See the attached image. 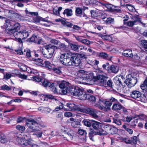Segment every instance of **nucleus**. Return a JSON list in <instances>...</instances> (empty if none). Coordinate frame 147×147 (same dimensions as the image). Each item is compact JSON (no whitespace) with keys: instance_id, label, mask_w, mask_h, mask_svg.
<instances>
[{"instance_id":"13d9d810","label":"nucleus","mask_w":147,"mask_h":147,"mask_svg":"<svg viewBox=\"0 0 147 147\" xmlns=\"http://www.w3.org/2000/svg\"><path fill=\"white\" fill-rule=\"evenodd\" d=\"M108 128H109V130L111 131V134H115L117 131L116 129L114 127H108Z\"/></svg>"},{"instance_id":"423d86ee","label":"nucleus","mask_w":147,"mask_h":147,"mask_svg":"<svg viewBox=\"0 0 147 147\" xmlns=\"http://www.w3.org/2000/svg\"><path fill=\"white\" fill-rule=\"evenodd\" d=\"M82 112L88 114L94 118L97 119L98 118V116L97 114L98 112L95 109L88 107L83 108Z\"/></svg>"},{"instance_id":"c03bdc74","label":"nucleus","mask_w":147,"mask_h":147,"mask_svg":"<svg viewBox=\"0 0 147 147\" xmlns=\"http://www.w3.org/2000/svg\"><path fill=\"white\" fill-rule=\"evenodd\" d=\"M113 122L118 125H120L121 124V121L119 119L113 118Z\"/></svg>"},{"instance_id":"9d476101","label":"nucleus","mask_w":147,"mask_h":147,"mask_svg":"<svg viewBox=\"0 0 147 147\" xmlns=\"http://www.w3.org/2000/svg\"><path fill=\"white\" fill-rule=\"evenodd\" d=\"M67 106L69 108L68 109L69 111H74L77 110L82 112L83 108L78 107L73 103H67Z\"/></svg>"},{"instance_id":"7c9ffc66","label":"nucleus","mask_w":147,"mask_h":147,"mask_svg":"<svg viewBox=\"0 0 147 147\" xmlns=\"http://www.w3.org/2000/svg\"><path fill=\"white\" fill-rule=\"evenodd\" d=\"M6 140L5 136L2 133H0V142L2 143H5Z\"/></svg>"},{"instance_id":"5701e85b","label":"nucleus","mask_w":147,"mask_h":147,"mask_svg":"<svg viewBox=\"0 0 147 147\" xmlns=\"http://www.w3.org/2000/svg\"><path fill=\"white\" fill-rule=\"evenodd\" d=\"M71 88H70L69 86L65 87L62 89L61 90L62 93L64 94H65L67 93L69 94L70 93L71 94L70 90Z\"/></svg>"},{"instance_id":"1a4fd4ad","label":"nucleus","mask_w":147,"mask_h":147,"mask_svg":"<svg viewBox=\"0 0 147 147\" xmlns=\"http://www.w3.org/2000/svg\"><path fill=\"white\" fill-rule=\"evenodd\" d=\"M90 132L89 133V136L90 139L93 141V137L95 135L97 134H98L100 135H106L107 134V132L106 131H101L99 130V131H97V132L94 131V130L91 128H90Z\"/></svg>"},{"instance_id":"dca6fc26","label":"nucleus","mask_w":147,"mask_h":147,"mask_svg":"<svg viewBox=\"0 0 147 147\" xmlns=\"http://www.w3.org/2000/svg\"><path fill=\"white\" fill-rule=\"evenodd\" d=\"M133 19L134 21H129L127 23V24L128 26L132 27L136 24V22L140 21V18L137 16L134 17Z\"/></svg>"},{"instance_id":"603ef678","label":"nucleus","mask_w":147,"mask_h":147,"mask_svg":"<svg viewBox=\"0 0 147 147\" xmlns=\"http://www.w3.org/2000/svg\"><path fill=\"white\" fill-rule=\"evenodd\" d=\"M10 13H11V17H13L14 18H16L18 16V14L17 13H16L15 12L12 11L10 10Z\"/></svg>"},{"instance_id":"9b49d317","label":"nucleus","mask_w":147,"mask_h":147,"mask_svg":"<svg viewBox=\"0 0 147 147\" xmlns=\"http://www.w3.org/2000/svg\"><path fill=\"white\" fill-rule=\"evenodd\" d=\"M131 97L138 100H140L141 98V93L138 91L134 90L131 92Z\"/></svg>"},{"instance_id":"3c124183","label":"nucleus","mask_w":147,"mask_h":147,"mask_svg":"<svg viewBox=\"0 0 147 147\" xmlns=\"http://www.w3.org/2000/svg\"><path fill=\"white\" fill-rule=\"evenodd\" d=\"M110 66H109V64L108 63H106L105 64H103L102 66V67L103 69L108 71L109 67Z\"/></svg>"},{"instance_id":"0e129e2a","label":"nucleus","mask_w":147,"mask_h":147,"mask_svg":"<svg viewBox=\"0 0 147 147\" xmlns=\"http://www.w3.org/2000/svg\"><path fill=\"white\" fill-rule=\"evenodd\" d=\"M83 37V36H75V38L78 41L82 42L83 40L82 38Z\"/></svg>"},{"instance_id":"a19ab883","label":"nucleus","mask_w":147,"mask_h":147,"mask_svg":"<svg viewBox=\"0 0 147 147\" xmlns=\"http://www.w3.org/2000/svg\"><path fill=\"white\" fill-rule=\"evenodd\" d=\"M131 143V144L133 145H135L136 144L137 141V137L136 136H134L133 138H131V139L130 140Z\"/></svg>"},{"instance_id":"f704fd0d","label":"nucleus","mask_w":147,"mask_h":147,"mask_svg":"<svg viewBox=\"0 0 147 147\" xmlns=\"http://www.w3.org/2000/svg\"><path fill=\"white\" fill-rule=\"evenodd\" d=\"M141 89L144 90L147 89V79H146L144 81L143 84L140 86Z\"/></svg>"},{"instance_id":"774afa93","label":"nucleus","mask_w":147,"mask_h":147,"mask_svg":"<svg viewBox=\"0 0 147 147\" xmlns=\"http://www.w3.org/2000/svg\"><path fill=\"white\" fill-rule=\"evenodd\" d=\"M1 88L3 90H9V87L7 85H4L2 86L1 87Z\"/></svg>"},{"instance_id":"de8ad7c7","label":"nucleus","mask_w":147,"mask_h":147,"mask_svg":"<svg viewBox=\"0 0 147 147\" xmlns=\"http://www.w3.org/2000/svg\"><path fill=\"white\" fill-rule=\"evenodd\" d=\"M45 97L46 98H47L49 99H55L56 100H57L55 98V96H53L51 94H46L45 95Z\"/></svg>"},{"instance_id":"6e6d98bb","label":"nucleus","mask_w":147,"mask_h":147,"mask_svg":"<svg viewBox=\"0 0 147 147\" xmlns=\"http://www.w3.org/2000/svg\"><path fill=\"white\" fill-rule=\"evenodd\" d=\"M113 82L111 80H108L106 82V85L108 86L109 87L111 88L112 87Z\"/></svg>"},{"instance_id":"5fc2aeb1","label":"nucleus","mask_w":147,"mask_h":147,"mask_svg":"<svg viewBox=\"0 0 147 147\" xmlns=\"http://www.w3.org/2000/svg\"><path fill=\"white\" fill-rule=\"evenodd\" d=\"M64 115L65 117H69L72 116L73 114L71 112H66L64 113Z\"/></svg>"},{"instance_id":"8fccbe9b","label":"nucleus","mask_w":147,"mask_h":147,"mask_svg":"<svg viewBox=\"0 0 147 147\" xmlns=\"http://www.w3.org/2000/svg\"><path fill=\"white\" fill-rule=\"evenodd\" d=\"M106 21L107 23L108 24H111L114 23V19L111 18H107Z\"/></svg>"},{"instance_id":"393cba45","label":"nucleus","mask_w":147,"mask_h":147,"mask_svg":"<svg viewBox=\"0 0 147 147\" xmlns=\"http://www.w3.org/2000/svg\"><path fill=\"white\" fill-rule=\"evenodd\" d=\"M69 46L71 49L75 51H77L79 48L80 47V46L73 44L70 43Z\"/></svg>"},{"instance_id":"a211bd4d","label":"nucleus","mask_w":147,"mask_h":147,"mask_svg":"<svg viewBox=\"0 0 147 147\" xmlns=\"http://www.w3.org/2000/svg\"><path fill=\"white\" fill-rule=\"evenodd\" d=\"M93 121L94 122L92 124V126L94 129L97 130L98 131L99 130L104 131L103 130H99L101 126V123H100L95 121Z\"/></svg>"},{"instance_id":"4be33fe9","label":"nucleus","mask_w":147,"mask_h":147,"mask_svg":"<svg viewBox=\"0 0 147 147\" xmlns=\"http://www.w3.org/2000/svg\"><path fill=\"white\" fill-rule=\"evenodd\" d=\"M18 34L20 36H22L23 38H26L29 36V34L26 30H23L18 32Z\"/></svg>"},{"instance_id":"a878e982","label":"nucleus","mask_w":147,"mask_h":147,"mask_svg":"<svg viewBox=\"0 0 147 147\" xmlns=\"http://www.w3.org/2000/svg\"><path fill=\"white\" fill-rule=\"evenodd\" d=\"M9 111H5L3 113L4 118L3 119L5 120L8 123H9V113H8Z\"/></svg>"},{"instance_id":"f257e3e1","label":"nucleus","mask_w":147,"mask_h":147,"mask_svg":"<svg viewBox=\"0 0 147 147\" xmlns=\"http://www.w3.org/2000/svg\"><path fill=\"white\" fill-rule=\"evenodd\" d=\"M60 60L64 65L77 67L81 63L80 57L69 52L61 55Z\"/></svg>"},{"instance_id":"c756f323","label":"nucleus","mask_w":147,"mask_h":147,"mask_svg":"<svg viewBox=\"0 0 147 147\" xmlns=\"http://www.w3.org/2000/svg\"><path fill=\"white\" fill-rule=\"evenodd\" d=\"M99 56L104 59H107L109 60L111 59L109 58V55L105 53L101 52L100 53Z\"/></svg>"},{"instance_id":"c9c22d12","label":"nucleus","mask_w":147,"mask_h":147,"mask_svg":"<svg viewBox=\"0 0 147 147\" xmlns=\"http://www.w3.org/2000/svg\"><path fill=\"white\" fill-rule=\"evenodd\" d=\"M18 66L20 69L23 71H26L27 70L26 66L24 64L20 63L18 64Z\"/></svg>"},{"instance_id":"4468645a","label":"nucleus","mask_w":147,"mask_h":147,"mask_svg":"<svg viewBox=\"0 0 147 147\" xmlns=\"http://www.w3.org/2000/svg\"><path fill=\"white\" fill-rule=\"evenodd\" d=\"M10 25L11 28H10V34L14 31H18V30L20 28V25L19 23L13 24L10 22Z\"/></svg>"},{"instance_id":"39448f33","label":"nucleus","mask_w":147,"mask_h":147,"mask_svg":"<svg viewBox=\"0 0 147 147\" xmlns=\"http://www.w3.org/2000/svg\"><path fill=\"white\" fill-rule=\"evenodd\" d=\"M133 74H128L126 76L127 79L124 82L128 87L131 88L134 86L137 82V78L134 77Z\"/></svg>"},{"instance_id":"09e8293b","label":"nucleus","mask_w":147,"mask_h":147,"mask_svg":"<svg viewBox=\"0 0 147 147\" xmlns=\"http://www.w3.org/2000/svg\"><path fill=\"white\" fill-rule=\"evenodd\" d=\"M123 127L129 133V134H132L133 133V131L131 129L127 128L126 125H123Z\"/></svg>"},{"instance_id":"052dcab7","label":"nucleus","mask_w":147,"mask_h":147,"mask_svg":"<svg viewBox=\"0 0 147 147\" xmlns=\"http://www.w3.org/2000/svg\"><path fill=\"white\" fill-rule=\"evenodd\" d=\"M53 13L55 15L59 14V13L58 11V9H57V7H56L54 8L53 10Z\"/></svg>"},{"instance_id":"a18cd8bd","label":"nucleus","mask_w":147,"mask_h":147,"mask_svg":"<svg viewBox=\"0 0 147 147\" xmlns=\"http://www.w3.org/2000/svg\"><path fill=\"white\" fill-rule=\"evenodd\" d=\"M34 21L36 23H39L40 21L44 20V19L40 17H37L34 19Z\"/></svg>"},{"instance_id":"c85d7f7f","label":"nucleus","mask_w":147,"mask_h":147,"mask_svg":"<svg viewBox=\"0 0 147 147\" xmlns=\"http://www.w3.org/2000/svg\"><path fill=\"white\" fill-rule=\"evenodd\" d=\"M143 57L142 56L140 57L139 56V54H136L133 55V57L132 58L134 59L138 60L139 61H142L144 60Z\"/></svg>"},{"instance_id":"49530a36","label":"nucleus","mask_w":147,"mask_h":147,"mask_svg":"<svg viewBox=\"0 0 147 147\" xmlns=\"http://www.w3.org/2000/svg\"><path fill=\"white\" fill-rule=\"evenodd\" d=\"M86 72L85 71L82 69L79 70L77 72L78 75L80 76H82V77L84 74H86Z\"/></svg>"},{"instance_id":"b1692460","label":"nucleus","mask_w":147,"mask_h":147,"mask_svg":"<svg viewBox=\"0 0 147 147\" xmlns=\"http://www.w3.org/2000/svg\"><path fill=\"white\" fill-rule=\"evenodd\" d=\"M45 63L46 67L48 68L50 70H53L54 67H55L54 65L53 64H51V63L49 61H45Z\"/></svg>"},{"instance_id":"bb28decb","label":"nucleus","mask_w":147,"mask_h":147,"mask_svg":"<svg viewBox=\"0 0 147 147\" xmlns=\"http://www.w3.org/2000/svg\"><path fill=\"white\" fill-rule=\"evenodd\" d=\"M42 53L44 55V57L47 59H49L52 57L53 55L50 53L48 52L45 49L44 51H42Z\"/></svg>"},{"instance_id":"58836bf2","label":"nucleus","mask_w":147,"mask_h":147,"mask_svg":"<svg viewBox=\"0 0 147 147\" xmlns=\"http://www.w3.org/2000/svg\"><path fill=\"white\" fill-rule=\"evenodd\" d=\"M83 122L85 125L88 127H90L91 126V123L90 121L88 119H84L83 121Z\"/></svg>"},{"instance_id":"680f3d73","label":"nucleus","mask_w":147,"mask_h":147,"mask_svg":"<svg viewBox=\"0 0 147 147\" xmlns=\"http://www.w3.org/2000/svg\"><path fill=\"white\" fill-rule=\"evenodd\" d=\"M50 42L51 43L55 45H57L58 43H59V41L55 39H52L50 40Z\"/></svg>"},{"instance_id":"e2e57ef3","label":"nucleus","mask_w":147,"mask_h":147,"mask_svg":"<svg viewBox=\"0 0 147 147\" xmlns=\"http://www.w3.org/2000/svg\"><path fill=\"white\" fill-rule=\"evenodd\" d=\"M63 107V104L62 103H60V105L59 106L56 107L55 109L56 111H58L59 110L62 109Z\"/></svg>"},{"instance_id":"69168bd1","label":"nucleus","mask_w":147,"mask_h":147,"mask_svg":"<svg viewBox=\"0 0 147 147\" xmlns=\"http://www.w3.org/2000/svg\"><path fill=\"white\" fill-rule=\"evenodd\" d=\"M115 80H116V83L118 85L120 86L122 84V82L121 81V79H119V78H118V79H117L116 78V79H115Z\"/></svg>"},{"instance_id":"338daca9","label":"nucleus","mask_w":147,"mask_h":147,"mask_svg":"<svg viewBox=\"0 0 147 147\" xmlns=\"http://www.w3.org/2000/svg\"><path fill=\"white\" fill-rule=\"evenodd\" d=\"M65 25L67 27L71 28L72 26H73V24L69 22H66L65 23Z\"/></svg>"},{"instance_id":"aec40b11","label":"nucleus","mask_w":147,"mask_h":147,"mask_svg":"<svg viewBox=\"0 0 147 147\" xmlns=\"http://www.w3.org/2000/svg\"><path fill=\"white\" fill-rule=\"evenodd\" d=\"M88 8L87 7H84L83 9L80 7H76V15L78 16H81L82 14L83 10L84 11L85 9Z\"/></svg>"},{"instance_id":"4c0bfd02","label":"nucleus","mask_w":147,"mask_h":147,"mask_svg":"<svg viewBox=\"0 0 147 147\" xmlns=\"http://www.w3.org/2000/svg\"><path fill=\"white\" fill-rule=\"evenodd\" d=\"M78 133L79 134L83 136L85 138H86L87 133L84 130L82 129H79Z\"/></svg>"},{"instance_id":"864d4df0","label":"nucleus","mask_w":147,"mask_h":147,"mask_svg":"<svg viewBox=\"0 0 147 147\" xmlns=\"http://www.w3.org/2000/svg\"><path fill=\"white\" fill-rule=\"evenodd\" d=\"M59 47L61 49H65L67 48V47L66 45H65L64 44L61 43H60L59 44Z\"/></svg>"},{"instance_id":"37998d69","label":"nucleus","mask_w":147,"mask_h":147,"mask_svg":"<svg viewBox=\"0 0 147 147\" xmlns=\"http://www.w3.org/2000/svg\"><path fill=\"white\" fill-rule=\"evenodd\" d=\"M105 108L106 109H109L110 107L112 104V102L109 101H106L105 102Z\"/></svg>"},{"instance_id":"2f4dec72","label":"nucleus","mask_w":147,"mask_h":147,"mask_svg":"<svg viewBox=\"0 0 147 147\" xmlns=\"http://www.w3.org/2000/svg\"><path fill=\"white\" fill-rule=\"evenodd\" d=\"M141 44L145 51L147 52V40H142L141 41Z\"/></svg>"},{"instance_id":"6e6552de","label":"nucleus","mask_w":147,"mask_h":147,"mask_svg":"<svg viewBox=\"0 0 147 147\" xmlns=\"http://www.w3.org/2000/svg\"><path fill=\"white\" fill-rule=\"evenodd\" d=\"M64 132L65 136V139L68 141H69L73 139L74 133L73 131L71 128H66L64 130Z\"/></svg>"},{"instance_id":"ddd939ff","label":"nucleus","mask_w":147,"mask_h":147,"mask_svg":"<svg viewBox=\"0 0 147 147\" xmlns=\"http://www.w3.org/2000/svg\"><path fill=\"white\" fill-rule=\"evenodd\" d=\"M45 49L48 52L50 53L51 54L53 55L55 51V50L57 49V47L55 46H51V45L45 46Z\"/></svg>"},{"instance_id":"2eb2a0df","label":"nucleus","mask_w":147,"mask_h":147,"mask_svg":"<svg viewBox=\"0 0 147 147\" xmlns=\"http://www.w3.org/2000/svg\"><path fill=\"white\" fill-rule=\"evenodd\" d=\"M119 69V68L118 67L114 65H112L109 67L108 72L109 73L116 74L118 72Z\"/></svg>"},{"instance_id":"7ed1b4c3","label":"nucleus","mask_w":147,"mask_h":147,"mask_svg":"<svg viewBox=\"0 0 147 147\" xmlns=\"http://www.w3.org/2000/svg\"><path fill=\"white\" fill-rule=\"evenodd\" d=\"M24 120L26 121V125L28 127L30 132H36L39 130V124L34 120L33 119H26L25 117H19L18 118L17 121L18 122H22Z\"/></svg>"},{"instance_id":"6ab92c4d","label":"nucleus","mask_w":147,"mask_h":147,"mask_svg":"<svg viewBox=\"0 0 147 147\" xmlns=\"http://www.w3.org/2000/svg\"><path fill=\"white\" fill-rule=\"evenodd\" d=\"M122 107V105L119 102H118L117 103L113 104L112 109L113 110L117 111L121 109Z\"/></svg>"},{"instance_id":"4d7b16f0","label":"nucleus","mask_w":147,"mask_h":147,"mask_svg":"<svg viewBox=\"0 0 147 147\" xmlns=\"http://www.w3.org/2000/svg\"><path fill=\"white\" fill-rule=\"evenodd\" d=\"M82 43L88 45L90 44V41L87 39H83Z\"/></svg>"},{"instance_id":"e433bc0d","label":"nucleus","mask_w":147,"mask_h":147,"mask_svg":"<svg viewBox=\"0 0 147 147\" xmlns=\"http://www.w3.org/2000/svg\"><path fill=\"white\" fill-rule=\"evenodd\" d=\"M37 36L34 35H33L31 38L28 39L27 41L29 42H35L37 40Z\"/></svg>"},{"instance_id":"72a5a7b5","label":"nucleus","mask_w":147,"mask_h":147,"mask_svg":"<svg viewBox=\"0 0 147 147\" xmlns=\"http://www.w3.org/2000/svg\"><path fill=\"white\" fill-rule=\"evenodd\" d=\"M61 68L62 67H54L53 70L56 73L60 74L61 73Z\"/></svg>"},{"instance_id":"412c9836","label":"nucleus","mask_w":147,"mask_h":147,"mask_svg":"<svg viewBox=\"0 0 147 147\" xmlns=\"http://www.w3.org/2000/svg\"><path fill=\"white\" fill-rule=\"evenodd\" d=\"M87 96L86 98V99L88 100L89 101L92 102V103H95L96 100V97L93 95H91L89 94L86 93Z\"/></svg>"},{"instance_id":"473e14b6","label":"nucleus","mask_w":147,"mask_h":147,"mask_svg":"<svg viewBox=\"0 0 147 147\" xmlns=\"http://www.w3.org/2000/svg\"><path fill=\"white\" fill-rule=\"evenodd\" d=\"M9 20L5 21V23L4 26L5 27L6 29L5 31L6 33L9 34V28H8V26L9 24V22H8Z\"/></svg>"},{"instance_id":"cd10ccee","label":"nucleus","mask_w":147,"mask_h":147,"mask_svg":"<svg viewBox=\"0 0 147 147\" xmlns=\"http://www.w3.org/2000/svg\"><path fill=\"white\" fill-rule=\"evenodd\" d=\"M63 14L64 15L66 14L67 16H70L72 15V11L71 9H67L64 10Z\"/></svg>"},{"instance_id":"20e7f679","label":"nucleus","mask_w":147,"mask_h":147,"mask_svg":"<svg viewBox=\"0 0 147 147\" xmlns=\"http://www.w3.org/2000/svg\"><path fill=\"white\" fill-rule=\"evenodd\" d=\"M70 91L71 94L72 95L78 96L82 100H86L87 96L86 93L80 87L78 86L72 87L71 88Z\"/></svg>"},{"instance_id":"f8f14e48","label":"nucleus","mask_w":147,"mask_h":147,"mask_svg":"<svg viewBox=\"0 0 147 147\" xmlns=\"http://www.w3.org/2000/svg\"><path fill=\"white\" fill-rule=\"evenodd\" d=\"M96 76L93 75L92 73H88L87 74H84L83 76V78L84 80H86L87 81H91L93 79L95 80Z\"/></svg>"},{"instance_id":"0eeeda50","label":"nucleus","mask_w":147,"mask_h":147,"mask_svg":"<svg viewBox=\"0 0 147 147\" xmlns=\"http://www.w3.org/2000/svg\"><path fill=\"white\" fill-rule=\"evenodd\" d=\"M108 77L107 75H98L96 76L95 80L98 81L103 86L106 85L107 79Z\"/></svg>"},{"instance_id":"79ce46f5","label":"nucleus","mask_w":147,"mask_h":147,"mask_svg":"<svg viewBox=\"0 0 147 147\" xmlns=\"http://www.w3.org/2000/svg\"><path fill=\"white\" fill-rule=\"evenodd\" d=\"M68 84H69V83L65 81H63L59 85V87L62 89L63 88L67 86L68 85H67Z\"/></svg>"},{"instance_id":"f3484780","label":"nucleus","mask_w":147,"mask_h":147,"mask_svg":"<svg viewBox=\"0 0 147 147\" xmlns=\"http://www.w3.org/2000/svg\"><path fill=\"white\" fill-rule=\"evenodd\" d=\"M122 54L125 57H129L131 58H132L133 57L132 51L130 49L124 51Z\"/></svg>"},{"instance_id":"f03ea898","label":"nucleus","mask_w":147,"mask_h":147,"mask_svg":"<svg viewBox=\"0 0 147 147\" xmlns=\"http://www.w3.org/2000/svg\"><path fill=\"white\" fill-rule=\"evenodd\" d=\"M37 74L38 73H37L36 75L32 77L33 80L34 81L39 82L40 84L45 87H49V88L51 89L52 91L55 94H56L57 93V89L55 87L54 83L50 82L47 80L42 78L39 75H37Z\"/></svg>"},{"instance_id":"bf43d9fd","label":"nucleus","mask_w":147,"mask_h":147,"mask_svg":"<svg viewBox=\"0 0 147 147\" xmlns=\"http://www.w3.org/2000/svg\"><path fill=\"white\" fill-rule=\"evenodd\" d=\"M95 106L101 110L105 111L106 110L105 107L103 106H101L99 105H96Z\"/></svg>"},{"instance_id":"ea45409f","label":"nucleus","mask_w":147,"mask_h":147,"mask_svg":"<svg viewBox=\"0 0 147 147\" xmlns=\"http://www.w3.org/2000/svg\"><path fill=\"white\" fill-rule=\"evenodd\" d=\"M16 128L18 130L21 132L24 131L25 129V128L24 126L19 125H17Z\"/></svg>"}]
</instances>
